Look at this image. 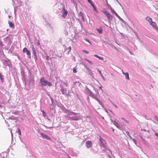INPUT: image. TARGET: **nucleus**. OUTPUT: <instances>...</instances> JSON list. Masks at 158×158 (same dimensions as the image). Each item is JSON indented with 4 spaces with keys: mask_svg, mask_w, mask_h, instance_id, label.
<instances>
[{
    "mask_svg": "<svg viewBox=\"0 0 158 158\" xmlns=\"http://www.w3.org/2000/svg\"><path fill=\"white\" fill-rule=\"evenodd\" d=\"M77 114V113H76L74 112H70V113L69 114V115H71V114H74V115H76Z\"/></svg>",
    "mask_w": 158,
    "mask_h": 158,
    "instance_id": "25",
    "label": "nucleus"
},
{
    "mask_svg": "<svg viewBox=\"0 0 158 158\" xmlns=\"http://www.w3.org/2000/svg\"><path fill=\"white\" fill-rule=\"evenodd\" d=\"M23 52H25L26 53L29 58L31 59V52L26 48L25 47L23 49Z\"/></svg>",
    "mask_w": 158,
    "mask_h": 158,
    "instance_id": "3",
    "label": "nucleus"
},
{
    "mask_svg": "<svg viewBox=\"0 0 158 158\" xmlns=\"http://www.w3.org/2000/svg\"><path fill=\"white\" fill-rule=\"evenodd\" d=\"M40 134L43 138L46 139L48 140H51V138L45 134L41 133H40Z\"/></svg>",
    "mask_w": 158,
    "mask_h": 158,
    "instance_id": "6",
    "label": "nucleus"
},
{
    "mask_svg": "<svg viewBox=\"0 0 158 158\" xmlns=\"http://www.w3.org/2000/svg\"><path fill=\"white\" fill-rule=\"evenodd\" d=\"M98 72H99L100 75L102 77V78L104 77L102 75L101 71L100 70H98Z\"/></svg>",
    "mask_w": 158,
    "mask_h": 158,
    "instance_id": "23",
    "label": "nucleus"
},
{
    "mask_svg": "<svg viewBox=\"0 0 158 158\" xmlns=\"http://www.w3.org/2000/svg\"><path fill=\"white\" fill-rule=\"evenodd\" d=\"M87 1L91 5H93V3H92L91 0H87Z\"/></svg>",
    "mask_w": 158,
    "mask_h": 158,
    "instance_id": "22",
    "label": "nucleus"
},
{
    "mask_svg": "<svg viewBox=\"0 0 158 158\" xmlns=\"http://www.w3.org/2000/svg\"><path fill=\"white\" fill-rule=\"evenodd\" d=\"M124 121H125L126 123H129V122H128V121H127V120H124Z\"/></svg>",
    "mask_w": 158,
    "mask_h": 158,
    "instance_id": "34",
    "label": "nucleus"
},
{
    "mask_svg": "<svg viewBox=\"0 0 158 158\" xmlns=\"http://www.w3.org/2000/svg\"><path fill=\"white\" fill-rule=\"evenodd\" d=\"M94 8V9L95 10H96V7H95L94 5L93 4V5H91Z\"/></svg>",
    "mask_w": 158,
    "mask_h": 158,
    "instance_id": "27",
    "label": "nucleus"
},
{
    "mask_svg": "<svg viewBox=\"0 0 158 158\" xmlns=\"http://www.w3.org/2000/svg\"><path fill=\"white\" fill-rule=\"evenodd\" d=\"M110 9L111 10V9H112V8L110 6Z\"/></svg>",
    "mask_w": 158,
    "mask_h": 158,
    "instance_id": "42",
    "label": "nucleus"
},
{
    "mask_svg": "<svg viewBox=\"0 0 158 158\" xmlns=\"http://www.w3.org/2000/svg\"><path fill=\"white\" fill-rule=\"evenodd\" d=\"M32 50L33 52V53L34 55L35 56H36V54L35 49V48L33 45H32L31 46Z\"/></svg>",
    "mask_w": 158,
    "mask_h": 158,
    "instance_id": "9",
    "label": "nucleus"
},
{
    "mask_svg": "<svg viewBox=\"0 0 158 158\" xmlns=\"http://www.w3.org/2000/svg\"><path fill=\"white\" fill-rule=\"evenodd\" d=\"M126 134H127V135L131 139H132V137L131 135H130V133L126 131Z\"/></svg>",
    "mask_w": 158,
    "mask_h": 158,
    "instance_id": "18",
    "label": "nucleus"
},
{
    "mask_svg": "<svg viewBox=\"0 0 158 158\" xmlns=\"http://www.w3.org/2000/svg\"><path fill=\"white\" fill-rule=\"evenodd\" d=\"M100 60H103L104 59L103 57H101L100 56H99V58H98Z\"/></svg>",
    "mask_w": 158,
    "mask_h": 158,
    "instance_id": "28",
    "label": "nucleus"
},
{
    "mask_svg": "<svg viewBox=\"0 0 158 158\" xmlns=\"http://www.w3.org/2000/svg\"><path fill=\"white\" fill-rule=\"evenodd\" d=\"M63 12L62 16L64 18L67 15L68 12L67 11L65 10L64 8L63 9Z\"/></svg>",
    "mask_w": 158,
    "mask_h": 158,
    "instance_id": "7",
    "label": "nucleus"
},
{
    "mask_svg": "<svg viewBox=\"0 0 158 158\" xmlns=\"http://www.w3.org/2000/svg\"><path fill=\"white\" fill-rule=\"evenodd\" d=\"M85 60L86 61H87L88 62H89L90 64H93L92 62L91 61H90V60H88V59H86V58H85Z\"/></svg>",
    "mask_w": 158,
    "mask_h": 158,
    "instance_id": "17",
    "label": "nucleus"
},
{
    "mask_svg": "<svg viewBox=\"0 0 158 158\" xmlns=\"http://www.w3.org/2000/svg\"><path fill=\"white\" fill-rule=\"evenodd\" d=\"M103 12L107 17L108 19L111 20L112 19L113 17L106 10L103 11Z\"/></svg>",
    "mask_w": 158,
    "mask_h": 158,
    "instance_id": "4",
    "label": "nucleus"
},
{
    "mask_svg": "<svg viewBox=\"0 0 158 158\" xmlns=\"http://www.w3.org/2000/svg\"><path fill=\"white\" fill-rule=\"evenodd\" d=\"M42 112L43 115L44 117L46 115V113L44 111H43Z\"/></svg>",
    "mask_w": 158,
    "mask_h": 158,
    "instance_id": "26",
    "label": "nucleus"
},
{
    "mask_svg": "<svg viewBox=\"0 0 158 158\" xmlns=\"http://www.w3.org/2000/svg\"><path fill=\"white\" fill-rule=\"evenodd\" d=\"M66 83H65L64 82L63 84H64L66 86H68V84H68V82H67Z\"/></svg>",
    "mask_w": 158,
    "mask_h": 158,
    "instance_id": "31",
    "label": "nucleus"
},
{
    "mask_svg": "<svg viewBox=\"0 0 158 158\" xmlns=\"http://www.w3.org/2000/svg\"><path fill=\"white\" fill-rule=\"evenodd\" d=\"M100 147L104 148H106L107 147L106 143L105 140L102 138H100Z\"/></svg>",
    "mask_w": 158,
    "mask_h": 158,
    "instance_id": "2",
    "label": "nucleus"
},
{
    "mask_svg": "<svg viewBox=\"0 0 158 158\" xmlns=\"http://www.w3.org/2000/svg\"><path fill=\"white\" fill-rule=\"evenodd\" d=\"M123 120H124H124H125L123 118V117H122L121 118Z\"/></svg>",
    "mask_w": 158,
    "mask_h": 158,
    "instance_id": "39",
    "label": "nucleus"
},
{
    "mask_svg": "<svg viewBox=\"0 0 158 158\" xmlns=\"http://www.w3.org/2000/svg\"><path fill=\"white\" fill-rule=\"evenodd\" d=\"M8 17L9 18V19H10V16L9 15V16H8Z\"/></svg>",
    "mask_w": 158,
    "mask_h": 158,
    "instance_id": "41",
    "label": "nucleus"
},
{
    "mask_svg": "<svg viewBox=\"0 0 158 158\" xmlns=\"http://www.w3.org/2000/svg\"><path fill=\"white\" fill-rule=\"evenodd\" d=\"M40 83L42 86H46L48 85L50 86L52 85L51 83L45 80L44 77H42L40 79Z\"/></svg>",
    "mask_w": 158,
    "mask_h": 158,
    "instance_id": "1",
    "label": "nucleus"
},
{
    "mask_svg": "<svg viewBox=\"0 0 158 158\" xmlns=\"http://www.w3.org/2000/svg\"><path fill=\"white\" fill-rule=\"evenodd\" d=\"M150 24L152 25V27L155 29H158L155 22L152 21L150 23Z\"/></svg>",
    "mask_w": 158,
    "mask_h": 158,
    "instance_id": "8",
    "label": "nucleus"
},
{
    "mask_svg": "<svg viewBox=\"0 0 158 158\" xmlns=\"http://www.w3.org/2000/svg\"><path fill=\"white\" fill-rule=\"evenodd\" d=\"M8 24L10 27L13 28H15V26L14 24L13 23L10 21H8Z\"/></svg>",
    "mask_w": 158,
    "mask_h": 158,
    "instance_id": "13",
    "label": "nucleus"
},
{
    "mask_svg": "<svg viewBox=\"0 0 158 158\" xmlns=\"http://www.w3.org/2000/svg\"><path fill=\"white\" fill-rule=\"evenodd\" d=\"M97 101L98 102H99L100 103L101 102H100V100H97Z\"/></svg>",
    "mask_w": 158,
    "mask_h": 158,
    "instance_id": "40",
    "label": "nucleus"
},
{
    "mask_svg": "<svg viewBox=\"0 0 158 158\" xmlns=\"http://www.w3.org/2000/svg\"><path fill=\"white\" fill-rule=\"evenodd\" d=\"M71 118L72 120H77L78 119V118L77 117H73Z\"/></svg>",
    "mask_w": 158,
    "mask_h": 158,
    "instance_id": "16",
    "label": "nucleus"
},
{
    "mask_svg": "<svg viewBox=\"0 0 158 158\" xmlns=\"http://www.w3.org/2000/svg\"><path fill=\"white\" fill-rule=\"evenodd\" d=\"M79 16H80L81 17V19H82V20L84 21H85V18H84V15H83V14L82 12L81 11H80L79 12Z\"/></svg>",
    "mask_w": 158,
    "mask_h": 158,
    "instance_id": "12",
    "label": "nucleus"
},
{
    "mask_svg": "<svg viewBox=\"0 0 158 158\" xmlns=\"http://www.w3.org/2000/svg\"><path fill=\"white\" fill-rule=\"evenodd\" d=\"M146 19L147 21L149 22L150 24V23L152 21V19L150 18L149 17H147Z\"/></svg>",
    "mask_w": 158,
    "mask_h": 158,
    "instance_id": "14",
    "label": "nucleus"
},
{
    "mask_svg": "<svg viewBox=\"0 0 158 158\" xmlns=\"http://www.w3.org/2000/svg\"><path fill=\"white\" fill-rule=\"evenodd\" d=\"M94 56H95V57H96L97 58H98L99 56L98 55H97V54H95L94 55Z\"/></svg>",
    "mask_w": 158,
    "mask_h": 158,
    "instance_id": "29",
    "label": "nucleus"
},
{
    "mask_svg": "<svg viewBox=\"0 0 158 158\" xmlns=\"http://www.w3.org/2000/svg\"><path fill=\"white\" fill-rule=\"evenodd\" d=\"M122 73L123 74L125 75L126 78L128 80H129V77L128 73L127 72L125 73L123 70H122Z\"/></svg>",
    "mask_w": 158,
    "mask_h": 158,
    "instance_id": "10",
    "label": "nucleus"
},
{
    "mask_svg": "<svg viewBox=\"0 0 158 158\" xmlns=\"http://www.w3.org/2000/svg\"><path fill=\"white\" fill-rule=\"evenodd\" d=\"M113 105H114V106H115L116 108H118V107H117V106L115 104H113Z\"/></svg>",
    "mask_w": 158,
    "mask_h": 158,
    "instance_id": "35",
    "label": "nucleus"
},
{
    "mask_svg": "<svg viewBox=\"0 0 158 158\" xmlns=\"http://www.w3.org/2000/svg\"><path fill=\"white\" fill-rule=\"evenodd\" d=\"M82 52H83L85 53H86L87 54H88L89 53V52L88 51H86L85 50H82Z\"/></svg>",
    "mask_w": 158,
    "mask_h": 158,
    "instance_id": "24",
    "label": "nucleus"
},
{
    "mask_svg": "<svg viewBox=\"0 0 158 158\" xmlns=\"http://www.w3.org/2000/svg\"><path fill=\"white\" fill-rule=\"evenodd\" d=\"M106 3H107V5L108 6H109V4L108 3V2L106 0Z\"/></svg>",
    "mask_w": 158,
    "mask_h": 158,
    "instance_id": "38",
    "label": "nucleus"
},
{
    "mask_svg": "<svg viewBox=\"0 0 158 158\" xmlns=\"http://www.w3.org/2000/svg\"><path fill=\"white\" fill-rule=\"evenodd\" d=\"M155 135H156V136H157L158 137V133H155Z\"/></svg>",
    "mask_w": 158,
    "mask_h": 158,
    "instance_id": "36",
    "label": "nucleus"
},
{
    "mask_svg": "<svg viewBox=\"0 0 158 158\" xmlns=\"http://www.w3.org/2000/svg\"><path fill=\"white\" fill-rule=\"evenodd\" d=\"M73 72L74 73H76L77 72L76 69L75 68H73Z\"/></svg>",
    "mask_w": 158,
    "mask_h": 158,
    "instance_id": "20",
    "label": "nucleus"
},
{
    "mask_svg": "<svg viewBox=\"0 0 158 158\" xmlns=\"http://www.w3.org/2000/svg\"><path fill=\"white\" fill-rule=\"evenodd\" d=\"M68 49H69L68 54H69L71 51V46H69V48H68Z\"/></svg>",
    "mask_w": 158,
    "mask_h": 158,
    "instance_id": "21",
    "label": "nucleus"
},
{
    "mask_svg": "<svg viewBox=\"0 0 158 158\" xmlns=\"http://www.w3.org/2000/svg\"><path fill=\"white\" fill-rule=\"evenodd\" d=\"M131 139H132V140H133V141L135 143V142H136V141H135V139H132V138Z\"/></svg>",
    "mask_w": 158,
    "mask_h": 158,
    "instance_id": "37",
    "label": "nucleus"
},
{
    "mask_svg": "<svg viewBox=\"0 0 158 158\" xmlns=\"http://www.w3.org/2000/svg\"><path fill=\"white\" fill-rule=\"evenodd\" d=\"M96 30L98 31V33L101 34L102 32L103 29L102 27H100L99 28H97Z\"/></svg>",
    "mask_w": 158,
    "mask_h": 158,
    "instance_id": "11",
    "label": "nucleus"
},
{
    "mask_svg": "<svg viewBox=\"0 0 158 158\" xmlns=\"http://www.w3.org/2000/svg\"><path fill=\"white\" fill-rule=\"evenodd\" d=\"M114 14L115 15H116L117 17H119L118 15V14H117L116 12H115V13Z\"/></svg>",
    "mask_w": 158,
    "mask_h": 158,
    "instance_id": "33",
    "label": "nucleus"
},
{
    "mask_svg": "<svg viewBox=\"0 0 158 158\" xmlns=\"http://www.w3.org/2000/svg\"><path fill=\"white\" fill-rule=\"evenodd\" d=\"M111 11L112 13H113L114 14L116 12L113 9H111Z\"/></svg>",
    "mask_w": 158,
    "mask_h": 158,
    "instance_id": "30",
    "label": "nucleus"
},
{
    "mask_svg": "<svg viewBox=\"0 0 158 158\" xmlns=\"http://www.w3.org/2000/svg\"><path fill=\"white\" fill-rule=\"evenodd\" d=\"M18 132L19 134L20 135H21V131L20 129L19 128H18Z\"/></svg>",
    "mask_w": 158,
    "mask_h": 158,
    "instance_id": "19",
    "label": "nucleus"
},
{
    "mask_svg": "<svg viewBox=\"0 0 158 158\" xmlns=\"http://www.w3.org/2000/svg\"><path fill=\"white\" fill-rule=\"evenodd\" d=\"M3 77V75L1 73H0V78L2 82H3L4 81Z\"/></svg>",
    "mask_w": 158,
    "mask_h": 158,
    "instance_id": "15",
    "label": "nucleus"
},
{
    "mask_svg": "<svg viewBox=\"0 0 158 158\" xmlns=\"http://www.w3.org/2000/svg\"><path fill=\"white\" fill-rule=\"evenodd\" d=\"M92 146V143L91 141L88 140L86 143V146L88 148H91Z\"/></svg>",
    "mask_w": 158,
    "mask_h": 158,
    "instance_id": "5",
    "label": "nucleus"
},
{
    "mask_svg": "<svg viewBox=\"0 0 158 158\" xmlns=\"http://www.w3.org/2000/svg\"><path fill=\"white\" fill-rule=\"evenodd\" d=\"M85 41H86L88 42L89 43H90V41H89V40L88 39H85Z\"/></svg>",
    "mask_w": 158,
    "mask_h": 158,
    "instance_id": "32",
    "label": "nucleus"
}]
</instances>
